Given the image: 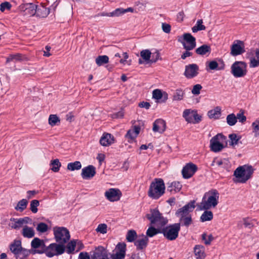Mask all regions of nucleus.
<instances>
[{"label": "nucleus", "instance_id": "obj_1", "mask_svg": "<svg viewBox=\"0 0 259 259\" xmlns=\"http://www.w3.org/2000/svg\"><path fill=\"white\" fill-rule=\"evenodd\" d=\"M220 194L216 189H212L204 194L202 201L198 207L200 210H208L215 207L219 203Z\"/></svg>", "mask_w": 259, "mask_h": 259}, {"label": "nucleus", "instance_id": "obj_2", "mask_svg": "<svg viewBox=\"0 0 259 259\" xmlns=\"http://www.w3.org/2000/svg\"><path fill=\"white\" fill-rule=\"evenodd\" d=\"M151 213H147L146 215V217L148 220L150 221L151 224H155L157 222H159V224L163 228H155V231L156 232V235L159 233L163 234L164 237V226L168 223V220L166 218H164L162 214L159 212L158 209H151Z\"/></svg>", "mask_w": 259, "mask_h": 259}, {"label": "nucleus", "instance_id": "obj_3", "mask_svg": "<svg viewBox=\"0 0 259 259\" xmlns=\"http://www.w3.org/2000/svg\"><path fill=\"white\" fill-rule=\"evenodd\" d=\"M165 186L161 178H155L151 183L148 196L152 199L157 200L165 193Z\"/></svg>", "mask_w": 259, "mask_h": 259}, {"label": "nucleus", "instance_id": "obj_4", "mask_svg": "<svg viewBox=\"0 0 259 259\" xmlns=\"http://www.w3.org/2000/svg\"><path fill=\"white\" fill-rule=\"evenodd\" d=\"M254 169L251 165H244L238 167L234 171V183H245L252 176Z\"/></svg>", "mask_w": 259, "mask_h": 259}, {"label": "nucleus", "instance_id": "obj_5", "mask_svg": "<svg viewBox=\"0 0 259 259\" xmlns=\"http://www.w3.org/2000/svg\"><path fill=\"white\" fill-rule=\"evenodd\" d=\"M54 235L56 241L65 245L70 238L69 230L63 227H56L54 228Z\"/></svg>", "mask_w": 259, "mask_h": 259}, {"label": "nucleus", "instance_id": "obj_6", "mask_svg": "<svg viewBox=\"0 0 259 259\" xmlns=\"http://www.w3.org/2000/svg\"><path fill=\"white\" fill-rule=\"evenodd\" d=\"M247 64L244 61H235L231 67V72L236 78L242 77L246 75Z\"/></svg>", "mask_w": 259, "mask_h": 259}, {"label": "nucleus", "instance_id": "obj_7", "mask_svg": "<svg viewBox=\"0 0 259 259\" xmlns=\"http://www.w3.org/2000/svg\"><path fill=\"white\" fill-rule=\"evenodd\" d=\"M164 237L169 241L176 240L179 236L180 231V224L174 223L164 226Z\"/></svg>", "mask_w": 259, "mask_h": 259}, {"label": "nucleus", "instance_id": "obj_8", "mask_svg": "<svg viewBox=\"0 0 259 259\" xmlns=\"http://www.w3.org/2000/svg\"><path fill=\"white\" fill-rule=\"evenodd\" d=\"M181 37L182 40L180 38L178 41L182 44L184 49L186 50L191 51L196 47V38L191 33H185Z\"/></svg>", "mask_w": 259, "mask_h": 259}, {"label": "nucleus", "instance_id": "obj_9", "mask_svg": "<svg viewBox=\"0 0 259 259\" xmlns=\"http://www.w3.org/2000/svg\"><path fill=\"white\" fill-rule=\"evenodd\" d=\"M226 139V137L222 134H218L213 137L210 140V150L214 152L221 151L225 147L220 141H223Z\"/></svg>", "mask_w": 259, "mask_h": 259}, {"label": "nucleus", "instance_id": "obj_10", "mask_svg": "<svg viewBox=\"0 0 259 259\" xmlns=\"http://www.w3.org/2000/svg\"><path fill=\"white\" fill-rule=\"evenodd\" d=\"M65 251V245L62 244L53 243L48 246V251L46 255L49 257H52L54 255L63 254Z\"/></svg>", "mask_w": 259, "mask_h": 259}, {"label": "nucleus", "instance_id": "obj_11", "mask_svg": "<svg viewBox=\"0 0 259 259\" xmlns=\"http://www.w3.org/2000/svg\"><path fill=\"white\" fill-rule=\"evenodd\" d=\"M183 116L188 123L196 124L202 120V116L197 113V110L185 109Z\"/></svg>", "mask_w": 259, "mask_h": 259}, {"label": "nucleus", "instance_id": "obj_12", "mask_svg": "<svg viewBox=\"0 0 259 259\" xmlns=\"http://www.w3.org/2000/svg\"><path fill=\"white\" fill-rule=\"evenodd\" d=\"M36 8L37 5L31 3L23 4L19 6L21 14L27 17L35 16Z\"/></svg>", "mask_w": 259, "mask_h": 259}, {"label": "nucleus", "instance_id": "obj_13", "mask_svg": "<svg viewBox=\"0 0 259 259\" xmlns=\"http://www.w3.org/2000/svg\"><path fill=\"white\" fill-rule=\"evenodd\" d=\"M246 58L250 60L249 67L250 68L259 66V49H251L247 52Z\"/></svg>", "mask_w": 259, "mask_h": 259}, {"label": "nucleus", "instance_id": "obj_14", "mask_svg": "<svg viewBox=\"0 0 259 259\" xmlns=\"http://www.w3.org/2000/svg\"><path fill=\"white\" fill-rule=\"evenodd\" d=\"M245 52V45L243 41L235 40L231 46L230 54L233 56H237Z\"/></svg>", "mask_w": 259, "mask_h": 259}, {"label": "nucleus", "instance_id": "obj_15", "mask_svg": "<svg viewBox=\"0 0 259 259\" xmlns=\"http://www.w3.org/2000/svg\"><path fill=\"white\" fill-rule=\"evenodd\" d=\"M115 250H117L115 254H111L110 257L111 259H124L126 250V245L124 242H119L115 247Z\"/></svg>", "mask_w": 259, "mask_h": 259}, {"label": "nucleus", "instance_id": "obj_16", "mask_svg": "<svg viewBox=\"0 0 259 259\" xmlns=\"http://www.w3.org/2000/svg\"><path fill=\"white\" fill-rule=\"evenodd\" d=\"M198 169L197 166L190 162L187 163L183 168L182 174L184 179H189L192 177Z\"/></svg>", "mask_w": 259, "mask_h": 259}, {"label": "nucleus", "instance_id": "obj_17", "mask_svg": "<svg viewBox=\"0 0 259 259\" xmlns=\"http://www.w3.org/2000/svg\"><path fill=\"white\" fill-rule=\"evenodd\" d=\"M91 259H109L108 251L104 247L99 246L91 254Z\"/></svg>", "mask_w": 259, "mask_h": 259}, {"label": "nucleus", "instance_id": "obj_18", "mask_svg": "<svg viewBox=\"0 0 259 259\" xmlns=\"http://www.w3.org/2000/svg\"><path fill=\"white\" fill-rule=\"evenodd\" d=\"M106 198L111 202L118 201L122 196L120 190L116 188H110L105 193Z\"/></svg>", "mask_w": 259, "mask_h": 259}, {"label": "nucleus", "instance_id": "obj_19", "mask_svg": "<svg viewBox=\"0 0 259 259\" xmlns=\"http://www.w3.org/2000/svg\"><path fill=\"white\" fill-rule=\"evenodd\" d=\"M199 67L196 64H191L185 66L184 75L188 79L196 76L199 72Z\"/></svg>", "mask_w": 259, "mask_h": 259}, {"label": "nucleus", "instance_id": "obj_20", "mask_svg": "<svg viewBox=\"0 0 259 259\" xmlns=\"http://www.w3.org/2000/svg\"><path fill=\"white\" fill-rule=\"evenodd\" d=\"M196 201L195 200H191L189 203L186 204L182 208H179L176 212V214H186L191 215L192 212L195 208Z\"/></svg>", "mask_w": 259, "mask_h": 259}, {"label": "nucleus", "instance_id": "obj_21", "mask_svg": "<svg viewBox=\"0 0 259 259\" xmlns=\"http://www.w3.org/2000/svg\"><path fill=\"white\" fill-rule=\"evenodd\" d=\"M96 174V167L89 165L82 169L81 176L84 180H89L93 178Z\"/></svg>", "mask_w": 259, "mask_h": 259}, {"label": "nucleus", "instance_id": "obj_22", "mask_svg": "<svg viewBox=\"0 0 259 259\" xmlns=\"http://www.w3.org/2000/svg\"><path fill=\"white\" fill-rule=\"evenodd\" d=\"M206 66L210 70H224L225 67V63L222 59H218V61L212 60L206 63Z\"/></svg>", "mask_w": 259, "mask_h": 259}, {"label": "nucleus", "instance_id": "obj_23", "mask_svg": "<svg viewBox=\"0 0 259 259\" xmlns=\"http://www.w3.org/2000/svg\"><path fill=\"white\" fill-rule=\"evenodd\" d=\"M153 131L154 132L163 133L166 130V122L162 119H156L153 124Z\"/></svg>", "mask_w": 259, "mask_h": 259}, {"label": "nucleus", "instance_id": "obj_24", "mask_svg": "<svg viewBox=\"0 0 259 259\" xmlns=\"http://www.w3.org/2000/svg\"><path fill=\"white\" fill-rule=\"evenodd\" d=\"M177 217L179 218V222L180 226H185L186 228H188L193 223L191 215L186 214H176Z\"/></svg>", "mask_w": 259, "mask_h": 259}, {"label": "nucleus", "instance_id": "obj_25", "mask_svg": "<svg viewBox=\"0 0 259 259\" xmlns=\"http://www.w3.org/2000/svg\"><path fill=\"white\" fill-rule=\"evenodd\" d=\"M142 238L138 239L134 242V244L136 246V249L138 250H143V249H145L148 245L149 241L148 238L144 234H142Z\"/></svg>", "mask_w": 259, "mask_h": 259}, {"label": "nucleus", "instance_id": "obj_26", "mask_svg": "<svg viewBox=\"0 0 259 259\" xmlns=\"http://www.w3.org/2000/svg\"><path fill=\"white\" fill-rule=\"evenodd\" d=\"M152 97L157 100H161V102H165L168 99V94L165 92H162L160 89H155L153 91Z\"/></svg>", "mask_w": 259, "mask_h": 259}, {"label": "nucleus", "instance_id": "obj_27", "mask_svg": "<svg viewBox=\"0 0 259 259\" xmlns=\"http://www.w3.org/2000/svg\"><path fill=\"white\" fill-rule=\"evenodd\" d=\"M114 137L110 134L104 133L100 140V143L103 146H108L114 143Z\"/></svg>", "mask_w": 259, "mask_h": 259}, {"label": "nucleus", "instance_id": "obj_28", "mask_svg": "<svg viewBox=\"0 0 259 259\" xmlns=\"http://www.w3.org/2000/svg\"><path fill=\"white\" fill-rule=\"evenodd\" d=\"M168 185L167 188V191L170 193H177L181 191L182 185L179 181H174L170 183L167 184Z\"/></svg>", "mask_w": 259, "mask_h": 259}, {"label": "nucleus", "instance_id": "obj_29", "mask_svg": "<svg viewBox=\"0 0 259 259\" xmlns=\"http://www.w3.org/2000/svg\"><path fill=\"white\" fill-rule=\"evenodd\" d=\"M22 249L21 241L15 240L10 245V249L16 256L19 254V250Z\"/></svg>", "mask_w": 259, "mask_h": 259}, {"label": "nucleus", "instance_id": "obj_30", "mask_svg": "<svg viewBox=\"0 0 259 259\" xmlns=\"http://www.w3.org/2000/svg\"><path fill=\"white\" fill-rule=\"evenodd\" d=\"M210 46L207 45H203L198 47L195 50V52L197 54L201 56L205 55H209L211 53Z\"/></svg>", "mask_w": 259, "mask_h": 259}, {"label": "nucleus", "instance_id": "obj_31", "mask_svg": "<svg viewBox=\"0 0 259 259\" xmlns=\"http://www.w3.org/2000/svg\"><path fill=\"white\" fill-rule=\"evenodd\" d=\"M195 255L197 259L204 258L205 255L204 253V247L202 245H196L194 248Z\"/></svg>", "mask_w": 259, "mask_h": 259}, {"label": "nucleus", "instance_id": "obj_32", "mask_svg": "<svg viewBox=\"0 0 259 259\" xmlns=\"http://www.w3.org/2000/svg\"><path fill=\"white\" fill-rule=\"evenodd\" d=\"M36 13L35 15L36 17H41V18H45L48 16V15L50 13L49 9H48L47 8L45 7H40L39 8L37 6V8L36 9Z\"/></svg>", "mask_w": 259, "mask_h": 259}, {"label": "nucleus", "instance_id": "obj_33", "mask_svg": "<svg viewBox=\"0 0 259 259\" xmlns=\"http://www.w3.org/2000/svg\"><path fill=\"white\" fill-rule=\"evenodd\" d=\"M22 234L25 238H31L34 236L35 232L32 228L25 226L23 228Z\"/></svg>", "mask_w": 259, "mask_h": 259}, {"label": "nucleus", "instance_id": "obj_34", "mask_svg": "<svg viewBox=\"0 0 259 259\" xmlns=\"http://www.w3.org/2000/svg\"><path fill=\"white\" fill-rule=\"evenodd\" d=\"M213 219V213L211 211L205 210L200 217V220L202 222L210 221Z\"/></svg>", "mask_w": 259, "mask_h": 259}, {"label": "nucleus", "instance_id": "obj_35", "mask_svg": "<svg viewBox=\"0 0 259 259\" xmlns=\"http://www.w3.org/2000/svg\"><path fill=\"white\" fill-rule=\"evenodd\" d=\"M28 203V202L26 199H23L18 202L17 205L15 207V209L17 211L22 212L26 208Z\"/></svg>", "mask_w": 259, "mask_h": 259}, {"label": "nucleus", "instance_id": "obj_36", "mask_svg": "<svg viewBox=\"0 0 259 259\" xmlns=\"http://www.w3.org/2000/svg\"><path fill=\"white\" fill-rule=\"evenodd\" d=\"M221 114V109L220 107H217L214 110H209L207 115L210 118H214L215 119L219 118V115Z\"/></svg>", "mask_w": 259, "mask_h": 259}, {"label": "nucleus", "instance_id": "obj_37", "mask_svg": "<svg viewBox=\"0 0 259 259\" xmlns=\"http://www.w3.org/2000/svg\"><path fill=\"white\" fill-rule=\"evenodd\" d=\"M48 251V246H47L45 244V243L42 240L40 246L38 249H33L31 250V253L32 254H34L36 253L38 254H42L45 253L46 254V252H47Z\"/></svg>", "mask_w": 259, "mask_h": 259}, {"label": "nucleus", "instance_id": "obj_38", "mask_svg": "<svg viewBox=\"0 0 259 259\" xmlns=\"http://www.w3.org/2000/svg\"><path fill=\"white\" fill-rule=\"evenodd\" d=\"M50 165L52 166L51 169L55 172H58L61 166V163L58 159H55L51 161Z\"/></svg>", "mask_w": 259, "mask_h": 259}, {"label": "nucleus", "instance_id": "obj_39", "mask_svg": "<svg viewBox=\"0 0 259 259\" xmlns=\"http://www.w3.org/2000/svg\"><path fill=\"white\" fill-rule=\"evenodd\" d=\"M31 253L30 250H28L22 247L19 250V254L16 256L17 259H25L28 257L30 253Z\"/></svg>", "mask_w": 259, "mask_h": 259}, {"label": "nucleus", "instance_id": "obj_40", "mask_svg": "<svg viewBox=\"0 0 259 259\" xmlns=\"http://www.w3.org/2000/svg\"><path fill=\"white\" fill-rule=\"evenodd\" d=\"M108 62L109 57L106 55L99 56L96 59V63L99 66L107 64Z\"/></svg>", "mask_w": 259, "mask_h": 259}, {"label": "nucleus", "instance_id": "obj_41", "mask_svg": "<svg viewBox=\"0 0 259 259\" xmlns=\"http://www.w3.org/2000/svg\"><path fill=\"white\" fill-rule=\"evenodd\" d=\"M81 168V164L80 161H76L74 162H70L67 164V168L69 170L74 171L79 170Z\"/></svg>", "mask_w": 259, "mask_h": 259}, {"label": "nucleus", "instance_id": "obj_42", "mask_svg": "<svg viewBox=\"0 0 259 259\" xmlns=\"http://www.w3.org/2000/svg\"><path fill=\"white\" fill-rule=\"evenodd\" d=\"M76 246V240L73 239L69 242L66 246H65V248H66V252L68 254L73 253L75 248Z\"/></svg>", "mask_w": 259, "mask_h": 259}, {"label": "nucleus", "instance_id": "obj_43", "mask_svg": "<svg viewBox=\"0 0 259 259\" xmlns=\"http://www.w3.org/2000/svg\"><path fill=\"white\" fill-rule=\"evenodd\" d=\"M23 57L21 54L17 53L15 54H11L7 58L6 63H8L13 61L23 60Z\"/></svg>", "mask_w": 259, "mask_h": 259}, {"label": "nucleus", "instance_id": "obj_44", "mask_svg": "<svg viewBox=\"0 0 259 259\" xmlns=\"http://www.w3.org/2000/svg\"><path fill=\"white\" fill-rule=\"evenodd\" d=\"M202 19H199L197 20L196 24L192 28L193 32L195 33L200 30H204L206 29L204 25L202 24Z\"/></svg>", "mask_w": 259, "mask_h": 259}, {"label": "nucleus", "instance_id": "obj_45", "mask_svg": "<svg viewBox=\"0 0 259 259\" xmlns=\"http://www.w3.org/2000/svg\"><path fill=\"white\" fill-rule=\"evenodd\" d=\"M185 92L181 89H178L176 90V92L173 95V100L181 101L183 100Z\"/></svg>", "mask_w": 259, "mask_h": 259}, {"label": "nucleus", "instance_id": "obj_46", "mask_svg": "<svg viewBox=\"0 0 259 259\" xmlns=\"http://www.w3.org/2000/svg\"><path fill=\"white\" fill-rule=\"evenodd\" d=\"M137 237V234L136 231L134 230H129L126 234V239L127 242H134Z\"/></svg>", "mask_w": 259, "mask_h": 259}, {"label": "nucleus", "instance_id": "obj_47", "mask_svg": "<svg viewBox=\"0 0 259 259\" xmlns=\"http://www.w3.org/2000/svg\"><path fill=\"white\" fill-rule=\"evenodd\" d=\"M226 120L227 123L230 126L234 125L237 121L236 115L234 113L228 115L226 117Z\"/></svg>", "mask_w": 259, "mask_h": 259}, {"label": "nucleus", "instance_id": "obj_48", "mask_svg": "<svg viewBox=\"0 0 259 259\" xmlns=\"http://www.w3.org/2000/svg\"><path fill=\"white\" fill-rule=\"evenodd\" d=\"M141 57L142 59L146 62H150V58L151 53L148 50H144L141 52L140 53Z\"/></svg>", "mask_w": 259, "mask_h": 259}, {"label": "nucleus", "instance_id": "obj_49", "mask_svg": "<svg viewBox=\"0 0 259 259\" xmlns=\"http://www.w3.org/2000/svg\"><path fill=\"white\" fill-rule=\"evenodd\" d=\"M229 138L231 140L230 145L232 146H234V145L238 144L239 141L241 139V137L239 136L238 137L236 134H231L229 135Z\"/></svg>", "mask_w": 259, "mask_h": 259}, {"label": "nucleus", "instance_id": "obj_50", "mask_svg": "<svg viewBox=\"0 0 259 259\" xmlns=\"http://www.w3.org/2000/svg\"><path fill=\"white\" fill-rule=\"evenodd\" d=\"M36 229L38 232L43 233L48 230L49 226L45 223L41 222L37 224Z\"/></svg>", "mask_w": 259, "mask_h": 259}, {"label": "nucleus", "instance_id": "obj_51", "mask_svg": "<svg viewBox=\"0 0 259 259\" xmlns=\"http://www.w3.org/2000/svg\"><path fill=\"white\" fill-rule=\"evenodd\" d=\"M60 122V118L56 114H51L49 118V123L52 126H55L58 122Z\"/></svg>", "mask_w": 259, "mask_h": 259}, {"label": "nucleus", "instance_id": "obj_52", "mask_svg": "<svg viewBox=\"0 0 259 259\" xmlns=\"http://www.w3.org/2000/svg\"><path fill=\"white\" fill-rule=\"evenodd\" d=\"M42 241V239H40L39 238H34L31 242L32 248L34 249H38L40 246Z\"/></svg>", "mask_w": 259, "mask_h": 259}, {"label": "nucleus", "instance_id": "obj_53", "mask_svg": "<svg viewBox=\"0 0 259 259\" xmlns=\"http://www.w3.org/2000/svg\"><path fill=\"white\" fill-rule=\"evenodd\" d=\"M39 205V201L38 200H32L30 202V210L34 213H35L37 212L38 209L37 207Z\"/></svg>", "mask_w": 259, "mask_h": 259}, {"label": "nucleus", "instance_id": "obj_54", "mask_svg": "<svg viewBox=\"0 0 259 259\" xmlns=\"http://www.w3.org/2000/svg\"><path fill=\"white\" fill-rule=\"evenodd\" d=\"M229 161L225 158L217 161V164L224 168H227L229 166Z\"/></svg>", "mask_w": 259, "mask_h": 259}, {"label": "nucleus", "instance_id": "obj_55", "mask_svg": "<svg viewBox=\"0 0 259 259\" xmlns=\"http://www.w3.org/2000/svg\"><path fill=\"white\" fill-rule=\"evenodd\" d=\"M107 226L105 224H100L98 225V227L96 229L97 232H99L101 234H105L107 233Z\"/></svg>", "mask_w": 259, "mask_h": 259}, {"label": "nucleus", "instance_id": "obj_56", "mask_svg": "<svg viewBox=\"0 0 259 259\" xmlns=\"http://www.w3.org/2000/svg\"><path fill=\"white\" fill-rule=\"evenodd\" d=\"M236 120L238 119L239 121L241 123H244L246 120V117L244 115V111L241 110L239 113L237 114Z\"/></svg>", "mask_w": 259, "mask_h": 259}, {"label": "nucleus", "instance_id": "obj_57", "mask_svg": "<svg viewBox=\"0 0 259 259\" xmlns=\"http://www.w3.org/2000/svg\"><path fill=\"white\" fill-rule=\"evenodd\" d=\"M152 56L151 55V59H150V63H155L158 60H161V58L160 56V54L158 51H156L152 54Z\"/></svg>", "mask_w": 259, "mask_h": 259}, {"label": "nucleus", "instance_id": "obj_58", "mask_svg": "<svg viewBox=\"0 0 259 259\" xmlns=\"http://www.w3.org/2000/svg\"><path fill=\"white\" fill-rule=\"evenodd\" d=\"M156 232L155 231V227L153 226L150 227L146 231L147 237H153L156 235Z\"/></svg>", "mask_w": 259, "mask_h": 259}, {"label": "nucleus", "instance_id": "obj_59", "mask_svg": "<svg viewBox=\"0 0 259 259\" xmlns=\"http://www.w3.org/2000/svg\"><path fill=\"white\" fill-rule=\"evenodd\" d=\"M202 87L201 84H197L193 86L192 90V93L195 95H198L200 93V90L202 89Z\"/></svg>", "mask_w": 259, "mask_h": 259}, {"label": "nucleus", "instance_id": "obj_60", "mask_svg": "<svg viewBox=\"0 0 259 259\" xmlns=\"http://www.w3.org/2000/svg\"><path fill=\"white\" fill-rule=\"evenodd\" d=\"M12 7L11 4L8 2L2 3L0 5V10L1 12H4L5 10H10Z\"/></svg>", "mask_w": 259, "mask_h": 259}, {"label": "nucleus", "instance_id": "obj_61", "mask_svg": "<svg viewBox=\"0 0 259 259\" xmlns=\"http://www.w3.org/2000/svg\"><path fill=\"white\" fill-rule=\"evenodd\" d=\"M11 220L12 221V219H11ZM13 221L15 222V224L12 227L14 229L19 228L22 225L24 224L22 218L18 219L13 218Z\"/></svg>", "mask_w": 259, "mask_h": 259}, {"label": "nucleus", "instance_id": "obj_62", "mask_svg": "<svg viewBox=\"0 0 259 259\" xmlns=\"http://www.w3.org/2000/svg\"><path fill=\"white\" fill-rule=\"evenodd\" d=\"M162 29L163 32L166 33H168L171 30V26L167 23H162Z\"/></svg>", "mask_w": 259, "mask_h": 259}, {"label": "nucleus", "instance_id": "obj_63", "mask_svg": "<svg viewBox=\"0 0 259 259\" xmlns=\"http://www.w3.org/2000/svg\"><path fill=\"white\" fill-rule=\"evenodd\" d=\"M243 224L246 228H251L253 226L252 221L250 220L248 218L243 219Z\"/></svg>", "mask_w": 259, "mask_h": 259}, {"label": "nucleus", "instance_id": "obj_64", "mask_svg": "<svg viewBox=\"0 0 259 259\" xmlns=\"http://www.w3.org/2000/svg\"><path fill=\"white\" fill-rule=\"evenodd\" d=\"M78 259H91L89 253L87 252H81L79 255Z\"/></svg>", "mask_w": 259, "mask_h": 259}]
</instances>
